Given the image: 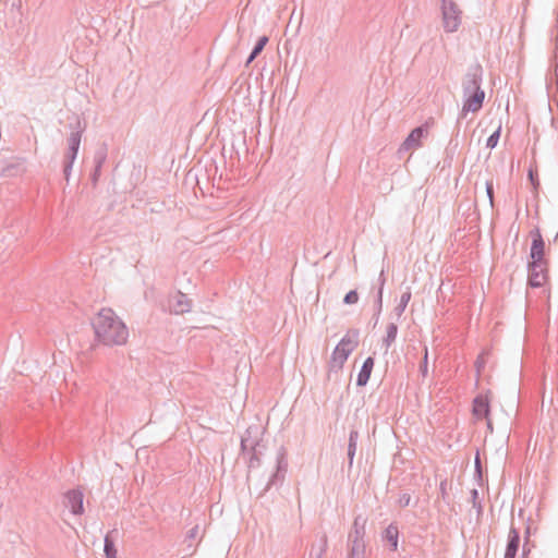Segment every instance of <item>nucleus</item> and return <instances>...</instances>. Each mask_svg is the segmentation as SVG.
<instances>
[{"mask_svg":"<svg viewBox=\"0 0 558 558\" xmlns=\"http://www.w3.org/2000/svg\"><path fill=\"white\" fill-rule=\"evenodd\" d=\"M326 550H327V538L324 537L322 539V546L319 547L318 551L314 556L311 555V558H323Z\"/></svg>","mask_w":558,"mask_h":558,"instance_id":"2f4dec72","label":"nucleus"},{"mask_svg":"<svg viewBox=\"0 0 558 558\" xmlns=\"http://www.w3.org/2000/svg\"><path fill=\"white\" fill-rule=\"evenodd\" d=\"M381 311H383V295H381V289H378L376 300H375V312L373 315L374 326L377 325V323L379 320V316L381 314Z\"/></svg>","mask_w":558,"mask_h":558,"instance_id":"393cba45","label":"nucleus"},{"mask_svg":"<svg viewBox=\"0 0 558 558\" xmlns=\"http://www.w3.org/2000/svg\"><path fill=\"white\" fill-rule=\"evenodd\" d=\"M350 549L349 558H365V541L364 538H348Z\"/></svg>","mask_w":558,"mask_h":558,"instance_id":"a211bd4d","label":"nucleus"},{"mask_svg":"<svg viewBox=\"0 0 558 558\" xmlns=\"http://www.w3.org/2000/svg\"><path fill=\"white\" fill-rule=\"evenodd\" d=\"M360 434L356 429H351L349 434V441H348V460H349V468L352 466L353 460L356 452L357 447V440H359Z\"/></svg>","mask_w":558,"mask_h":558,"instance_id":"6ab92c4d","label":"nucleus"},{"mask_svg":"<svg viewBox=\"0 0 558 558\" xmlns=\"http://www.w3.org/2000/svg\"><path fill=\"white\" fill-rule=\"evenodd\" d=\"M397 333H398L397 324L390 323L387 326V333H386V337L384 338V344L386 347V350H388L390 348V345L396 341Z\"/></svg>","mask_w":558,"mask_h":558,"instance_id":"5701e85b","label":"nucleus"},{"mask_svg":"<svg viewBox=\"0 0 558 558\" xmlns=\"http://www.w3.org/2000/svg\"><path fill=\"white\" fill-rule=\"evenodd\" d=\"M104 550L107 558H116L117 549L114 547L113 541L108 535L105 537Z\"/></svg>","mask_w":558,"mask_h":558,"instance_id":"bb28decb","label":"nucleus"},{"mask_svg":"<svg viewBox=\"0 0 558 558\" xmlns=\"http://www.w3.org/2000/svg\"><path fill=\"white\" fill-rule=\"evenodd\" d=\"M471 498H472L473 507L477 510V514H481L482 511H483V507H482V504L478 501V492H477V489H472L471 490Z\"/></svg>","mask_w":558,"mask_h":558,"instance_id":"c756f323","label":"nucleus"},{"mask_svg":"<svg viewBox=\"0 0 558 558\" xmlns=\"http://www.w3.org/2000/svg\"><path fill=\"white\" fill-rule=\"evenodd\" d=\"M532 244L530 250V262H547L545 258V241L538 228L531 232Z\"/></svg>","mask_w":558,"mask_h":558,"instance_id":"1a4fd4ad","label":"nucleus"},{"mask_svg":"<svg viewBox=\"0 0 558 558\" xmlns=\"http://www.w3.org/2000/svg\"><path fill=\"white\" fill-rule=\"evenodd\" d=\"M499 137H500V126L493 134L489 135V137L486 141V147L492 148V149L495 148L498 144Z\"/></svg>","mask_w":558,"mask_h":558,"instance_id":"cd10ccee","label":"nucleus"},{"mask_svg":"<svg viewBox=\"0 0 558 558\" xmlns=\"http://www.w3.org/2000/svg\"><path fill=\"white\" fill-rule=\"evenodd\" d=\"M446 486H447V482L442 481L440 483V492H441L442 497H445V494H446Z\"/></svg>","mask_w":558,"mask_h":558,"instance_id":"ea45409f","label":"nucleus"},{"mask_svg":"<svg viewBox=\"0 0 558 558\" xmlns=\"http://www.w3.org/2000/svg\"><path fill=\"white\" fill-rule=\"evenodd\" d=\"M96 340L104 345H122L129 330L111 308H101L92 320Z\"/></svg>","mask_w":558,"mask_h":558,"instance_id":"f257e3e1","label":"nucleus"},{"mask_svg":"<svg viewBox=\"0 0 558 558\" xmlns=\"http://www.w3.org/2000/svg\"><path fill=\"white\" fill-rule=\"evenodd\" d=\"M411 502V496L408 493H403L400 495L398 499V505L402 508L408 507Z\"/></svg>","mask_w":558,"mask_h":558,"instance_id":"473e14b6","label":"nucleus"},{"mask_svg":"<svg viewBox=\"0 0 558 558\" xmlns=\"http://www.w3.org/2000/svg\"><path fill=\"white\" fill-rule=\"evenodd\" d=\"M412 293L410 288H407V290L401 294L399 304L395 307L393 313L395 315L400 318L402 314L404 313L410 300H411Z\"/></svg>","mask_w":558,"mask_h":558,"instance_id":"aec40b11","label":"nucleus"},{"mask_svg":"<svg viewBox=\"0 0 558 558\" xmlns=\"http://www.w3.org/2000/svg\"><path fill=\"white\" fill-rule=\"evenodd\" d=\"M383 539L389 544L390 550L396 551L398 549L399 529L396 523H390L385 529Z\"/></svg>","mask_w":558,"mask_h":558,"instance_id":"2eb2a0df","label":"nucleus"},{"mask_svg":"<svg viewBox=\"0 0 558 558\" xmlns=\"http://www.w3.org/2000/svg\"><path fill=\"white\" fill-rule=\"evenodd\" d=\"M378 282H379V288L378 289H381V293H383L384 292V286H385V282H386L384 270H381V272L379 275Z\"/></svg>","mask_w":558,"mask_h":558,"instance_id":"4c0bfd02","label":"nucleus"},{"mask_svg":"<svg viewBox=\"0 0 558 558\" xmlns=\"http://www.w3.org/2000/svg\"><path fill=\"white\" fill-rule=\"evenodd\" d=\"M267 43H268L267 36H262L258 38V40L256 41L254 48L252 49V51L246 60V65H248L251 62H253L257 58V56L263 51V49L265 48Z\"/></svg>","mask_w":558,"mask_h":558,"instance_id":"4be33fe9","label":"nucleus"},{"mask_svg":"<svg viewBox=\"0 0 558 558\" xmlns=\"http://www.w3.org/2000/svg\"><path fill=\"white\" fill-rule=\"evenodd\" d=\"M77 129L73 130L68 137V151L64 156V166H63V174L66 181H69L73 163L77 157V153L81 145V138L83 129L81 128V122L77 121L76 123Z\"/></svg>","mask_w":558,"mask_h":558,"instance_id":"39448f33","label":"nucleus"},{"mask_svg":"<svg viewBox=\"0 0 558 558\" xmlns=\"http://www.w3.org/2000/svg\"><path fill=\"white\" fill-rule=\"evenodd\" d=\"M107 159V147L105 145L97 148V150L94 154V170L90 174V180L94 185L97 184L100 174H101V168Z\"/></svg>","mask_w":558,"mask_h":558,"instance_id":"ddd939ff","label":"nucleus"},{"mask_svg":"<svg viewBox=\"0 0 558 558\" xmlns=\"http://www.w3.org/2000/svg\"><path fill=\"white\" fill-rule=\"evenodd\" d=\"M276 461H277L276 471L268 480V482L260 495L265 494L272 486L278 485L279 483H281L284 480L287 469H288L287 450L284 449V447L279 448V450L277 452Z\"/></svg>","mask_w":558,"mask_h":558,"instance_id":"423d86ee","label":"nucleus"},{"mask_svg":"<svg viewBox=\"0 0 558 558\" xmlns=\"http://www.w3.org/2000/svg\"><path fill=\"white\" fill-rule=\"evenodd\" d=\"M488 428H492V423L488 421L487 423Z\"/></svg>","mask_w":558,"mask_h":558,"instance_id":"37998d69","label":"nucleus"},{"mask_svg":"<svg viewBox=\"0 0 558 558\" xmlns=\"http://www.w3.org/2000/svg\"><path fill=\"white\" fill-rule=\"evenodd\" d=\"M442 21L446 32H456L460 25L459 11L452 0H442Z\"/></svg>","mask_w":558,"mask_h":558,"instance_id":"6e6552de","label":"nucleus"},{"mask_svg":"<svg viewBox=\"0 0 558 558\" xmlns=\"http://www.w3.org/2000/svg\"><path fill=\"white\" fill-rule=\"evenodd\" d=\"M486 194L489 199L490 207L494 206V185L493 181H486L485 183Z\"/></svg>","mask_w":558,"mask_h":558,"instance_id":"7c9ffc66","label":"nucleus"},{"mask_svg":"<svg viewBox=\"0 0 558 558\" xmlns=\"http://www.w3.org/2000/svg\"><path fill=\"white\" fill-rule=\"evenodd\" d=\"M192 302L186 294L178 291L169 302V308L171 313L184 314L191 311Z\"/></svg>","mask_w":558,"mask_h":558,"instance_id":"9b49d317","label":"nucleus"},{"mask_svg":"<svg viewBox=\"0 0 558 558\" xmlns=\"http://www.w3.org/2000/svg\"><path fill=\"white\" fill-rule=\"evenodd\" d=\"M482 81V65L480 63H475L469 66L462 80L464 102L462 111L460 112L457 120V126L460 125L461 120L465 118L468 112H477L482 109L485 99V92L481 87Z\"/></svg>","mask_w":558,"mask_h":558,"instance_id":"f03ea898","label":"nucleus"},{"mask_svg":"<svg viewBox=\"0 0 558 558\" xmlns=\"http://www.w3.org/2000/svg\"><path fill=\"white\" fill-rule=\"evenodd\" d=\"M427 349H425V355L422 364L420 365V372L425 377L427 375Z\"/></svg>","mask_w":558,"mask_h":558,"instance_id":"c9c22d12","label":"nucleus"},{"mask_svg":"<svg viewBox=\"0 0 558 558\" xmlns=\"http://www.w3.org/2000/svg\"><path fill=\"white\" fill-rule=\"evenodd\" d=\"M357 301H359V294L355 290L349 291L344 295V299H343V303L348 304V305L355 304V303H357Z\"/></svg>","mask_w":558,"mask_h":558,"instance_id":"c85d7f7f","label":"nucleus"},{"mask_svg":"<svg viewBox=\"0 0 558 558\" xmlns=\"http://www.w3.org/2000/svg\"><path fill=\"white\" fill-rule=\"evenodd\" d=\"M359 344V330H350L336 345L331 362L333 366L342 367L344 362L348 360L351 352Z\"/></svg>","mask_w":558,"mask_h":558,"instance_id":"20e7f679","label":"nucleus"},{"mask_svg":"<svg viewBox=\"0 0 558 558\" xmlns=\"http://www.w3.org/2000/svg\"><path fill=\"white\" fill-rule=\"evenodd\" d=\"M427 135V128L420 125L411 131L401 144L399 151H409L421 146V141Z\"/></svg>","mask_w":558,"mask_h":558,"instance_id":"9d476101","label":"nucleus"},{"mask_svg":"<svg viewBox=\"0 0 558 558\" xmlns=\"http://www.w3.org/2000/svg\"><path fill=\"white\" fill-rule=\"evenodd\" d=\"M367 519L359 514L355 517L352 529L349 533L348 538H364L365 537V525H366Z\"/></svg>","mask_w":558,"mask_h":558,"instance_id":"f3484780","label":"nucleus"},{"mask_svg":"<svg viewBox=\"0 0 558 558\" xmlns=\"http://www.w3.org/2000/svg\"><path fill=\"white\" fill-rule=\"evenodd\" d=\"M489 411H490V408H489V402H488L487 398H485L483 396H477L473 400L474 416H476L477 418L487 417L489 414Z\"/></svg>","mask_w":558,"mask_h":558,"instance_id":"dca6fc26","label":"nucleus"},{"mask_svg":"<svg viewBox=\"0 0 558 558\" xmlns=\"http://www.w3.org/2000/svg\"><path fill=\"white\" fill-rule=\"evenodd\" d=\"M485 367V360L483 357V354L478 355L475 361V368L477 376H480L481 371Z\"/></svg>","mask_w":558,"mask_h":558,"instance_id":"72a5a7b5","label":"nucleus"},{"mask_svg":"<svg viewBox=\"0 0 558 558\" xmlns=\"http://www.w3.org/2000/svg\"><path fill=\"white\" fill-rule=\"evenodd\" d=\"M258 434L257 426H250L245 430L244 436L241 437V451L243 456H248V468H257L260 464V459L258 454L260 453L259 447L260 444L256 438H253V435Z\"/></svg>","mask_w":558,"mask_h":558,"instance_id":"7ed1b4c3","label":"nucleus"},{"mask_svg":"<svg viewBox=\"0 0 558 558\" xmlns=\"http://www.w3.org/2000/svg\"><path fill=\"white\" fill-rule=\"evenodd\" d=\"M520 545V533L514 526L510 527L505 556L515 558Z\"/></svg>","mask_w":558,"mask_h":558,"instance_id":"4468645a","label":"nucleus"},{"mask_svg":"<svg viewBox=\"0 0 558 558\" xmlns=\"http://www.w3.org/2000/svg\"><path fill=\"white\" fill-rule=\"evenodd\" d=\"M548 262H529L527 264V283L531 288H541L547 281Z\"/></svg>","mask_w":558,"mask_h":558,"instance_id":"0eeeda50","label":"nucleus"},{"mask_svg":"<svg viewBox=\"0 0 558 558\" xmlns=\"http://www.w3.org/2000/svg\"><path fill=\"white\" fill-rule=\"evenodd\" d=\"M556 15H557V19H556L555 53H554V57L556 59H558V9L556 11Z\"/></svg>","mask_w":558,"mask_h":558,"instance_id":"f704fd0d","label":"nucleus"},{"mask_svg":"<svg viewBox=\"0 0 558 558\" xmlns=\"http://www.w3.org/2000/svg\"><path fill=\"white\" fill-rule=\"evenodd\" d=\"M475 471L481 475V460L478 453L475 457Z\"/></svg>","mask_w":558,"mask_h":558,"instance_id":"58836bf2","label":"nucleus"},{"mask_svg":"<svg viewBox=\"0 0 558 558\" xmlns=\"http://www.w3.org/2000/svg\"><path fill=\"white\" fill-rule=\"evenodd\" d=\"M198 533H199V525L196 524L195 526H193L192 529L189 530V532L186 533V536L184 538V544H186V547L189 549H192L193 546H194V541L196 539V537L198 536Z\"/></svg>","mask_w":558,"mask_h":558,"instance_id":"b1692460","label":"nucleus"},{"mask_svg":"<svg viewBox=\"0 0 558 558\" xmlns=\"http://www.w3.org/2000/svg\"><path fill=\"white\" fill-rule=\"evenodd\" d=\"M83 498L84 495L80 489H71L66 492V506L70 508L73 514L78 515L84 512Z\"/></svg>","mask_w":558,"mask_h":558,"instance_id":"f8f14e48","label":"nucleus"},{"mask_svg":"<svg viewBox=\"0 0 558 558\" xmlns=\"http://www.w3.org/2000/svg\"><path fill=\"white\" fill-rule=\"evenodd\" d=\"M371 374H372V371L362 365V367L357 374L356 386L364 387L368 383Z\"/></svg>","mask_w":558,"mask_h":558,"instance_id":"a878e982","label":"nucleus"},{"mask_svg":"<svg viewBox=\"0 0 558 558\" xmlns=\"http://www.w3.org/2000/svg\"><path fill=\"white\" fill-rule=\"evenodd\" d=\"M530 179H531L532 181H533V179H534V175H533V173H532L531 171H530Z\"/></svg>","mask_w":558,"mask_h":558,"instance_id":"79ce46f5","label":"nucleus"},{"mask_svg":"<svg viewBox=\"0 0 558 558\" xmlns=\"http://www.w3.org/2000/svg\"><path fill=\"white\" fill-rule=\"evenodd\" d=\"M555 62H556V64H555V75H556L557 81H558V59L555 58Z\"/></svg>","mask_w":558,"mask_h":558,"instance_id":"a19ab883","label":"nucleus"},{"mask_svg":"<svg viewBox=\"0 0 558 558\" xmlns=\"http://www.w3.org/2000/svg\"><path fill=\"white\" fill-rule=\"evenodd\" d=\"M374 364H375V361L372 356H368L364 363H363V366L367 367L368 369L373 371V367H374Z\"/></svg>","mask_w":558,"mask_h":558,"instance_id":"e433bc0d","label":"nucleus"},{"mask_svg":"<svg viewBox=\"0 0 558 558\" xmlns=\"http://www.w3.org/2000/svg\"><path fill=\"white\" fill-rule=\"evenodd\" d=\"M22 171H23V169L20 163L9 162L5 165H2L0 162V174L2 177H14V175H17L19 173H21Z\"/></svg>","mask_w":558,"mask_h":558,"instance_id":"412c9836","label":"nucleus"}]
</instances>
